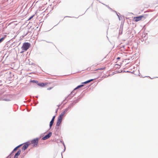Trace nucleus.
<instances>
[{
    "instance_id": "obj_11",
    "label": "nucleus",
    "mask_w": 158,
    "mask_h": 158,
    "mask_svg": "<svg viewBox=\"0 0 158 158\" xmlns=\"http://www.w3.org/2000/svg\"><path fill=\"white\" fill-rule=\"evenodd\" d=\"M19 148V147L17 146V147H15L14 149H13V150L12 151V152H11V153L9 154V155L7 157H7H9L10 156L11 154L13 153L15 151H16L17 149Z\"/></svg>"
},
{
    "instance_id": "obj_46",
    "label": "nucleus",
    "mask_w": 158,
    "mask_h": 158,
    "mask_svg": "<svg viewBox=\"0 0 158 158\" xmlns=\"http://www.w3.org/2000/svg\"><path fill=\"white\" fill-rule=\"evenodd\" d=\"M27 111L28 112H29V111H30V110H29V109H27Z\"/></svg>"
},
{
    "instance_id": "obj_49",
    "label": "nucleus",
    "mask_w": 158,
    "mask_h": 158,
    "mask_svg": "<svg viewBox=\"0 0 158 158\" xmlns=\"http://www.w3.org/2000/svg\"><path fill=\"white\" fill-rule=\"evenodd\" d=\"M66 17H69V16H65L64 17V18H66Z\"/></svg>"
},
{
    "instance_id": "obj_56",
    "label": "nucleus",
    "mask_w": 158,
    "mask_h": 158,
    "mask_svg": "<svg viewBox=\"0 0 158 158\" xmlns=\"http://www.w3.org/2000/svg\"><path fill=\"white\" fill-rule=\"evenodd\" d=\"M130 73H133V72H130Z\"/></svg>"
},
{
    "instance_id": "obj_2",
    "label": "nucleus",
    "mask_w": 158,
    "mask_h": 158,
    "mask_svg": "<svg viewBox=\"0 0 158 158\" xmlns=\"http://www.w3.org/2000/svg\"><path fill=\"white\" fill-rule=\"evenodd\" d=\"M31 46V44L28 42L24 43L21 47L22 50L24 51H26Z\"/></svg>"
},
{
    "instance_id": "obj_13",
    "label": "nucleus",
    "mask_w": 158,
    "mask_h": 158,
    "mask_svg": "<svg viewBox=\"0 0 158 158\" xmlns=\"http://www.w3.org/2000/svg\"><path fill=\"white\" fill-rule=\"evenodd\" d=\"M75 105V103H74L73 102H72L69 105V106H68V107H69V109H71L73 107V106H74V105Z\"/></svg>"
},
{
    "instance_id": "obj_50",
    "label": "nucleus",
    "mask_w": 158,
    "mask_h": 158,
    "mask_svg": "<svg viewBox=\"0 0 158 158\" xmlns=\"http://www.w3.org/2000/svg\"><path fill=\"white\" fill-rule=\"evenodd\" d=\"M63 141L62 140H60V142L62 143H63Z\"/></svg>"
},
{
    "instance_id": "obj_1",
    "label": "nucleus",
    "mask_w": 158,
    "mask_h": 158,
    "mask_svg": "<svg viewBox=\"0 0 158 158\" xmlns=\"http://www.w3.org/2000/svg\"><path fill=\"white\" fill-rule=\"evenodd\" d=\"M147 16L145 15H141L136 17H135L133 18L134 20L136 22H137L142 19L143 20H144L146 18Z\"/></svg>"
},
{
    "instance_id": "obj_17",
    "label": "nucleus",
    "mask_w": 158,
    "mask_h": 158,
    "mask_svg": "<svg viewBox=\"0 0 158 158\" xmlns=\"http://www.w3.org/2000/svg\"><path fill=\"white\" fill-rule=\"evenodd\" d=\"M30 82H32L33 83H36L37 85V84L38 83V81L35 80H31L30 81Z\"/></svg>"
},
{
    "instance_id": "obj_29",
    "label": "nucleus",
    "mask_w": 158,
    "mask_h": 158,
    "mask_svg": "<svg viewBox=\"0 0 158 158\" xmlns=\"http://www.w3.org/2000/svg\"><path fill=\"white\" fill-rule=\"evenodd\" d=\"M103 4L104 5L106 6L110 10H112V9L111 8H110L108 6L104 4Z\"/></svg>"
},
{
    "instance_id": "obj_52",
    "label": "nucleus",
    "mask_w": 158,
    "mask_h": 158,
    "mask_svg": "<svg viewBox=\"0 0 158 158\" xmlns=\"http://www.w3.org/2000/svg\"><path fill=\"white\" fill-rule=\"evenodd\" d=\"M61 156H62V158H63L62 154V152L61 153Z\"/></svg>"
},
{
    "instance_id": "obj_22",
    "label": "nucleus",
    "mask_w": 158,
    "mask_h": 158,
    "mask_svg": "<svg viewBox=\"0 0 158 158\" xmlns=\"http://www.w3.org/2000/svg\"><path fill=\"white\" fill-rule=\"evenodd\" d=\"M123 24L122 23H121L120 26V30L121 29V30H123Z\"/></svg>"
},
{
    "instance_id": "obj_20",
    "label": "nucleus",
    "mask_w": 158,
    "mask_h": 158,
    "mask_svg": "<svg viewBox=\"0 0 158 158\" xmlns=\"http://www.w3.org/2000/svg\"><path fill=\"white\" fill-rule=\"evenodd\" d=\"M15 45V42H14L13 43H12L11 44H10V47L11 48L13 47Z\"/></svg>"
},
{
    "instance_id": "obj_18",
    "label": "nucleus",
    "mask_w": 158,
    "mask_h": 158,
    "mask_svg": "<svg viewBox=\"0 0 158 158\" xmlns=\"http://www.w3.org/2000/svg\"><path fill=\"white\" fill-rule=\"evenodd\" d=\"M6 35H4V36L2 37L0 39V43H1L6 38Z\"/></svg>"
},
{
    "instance_id": "obj_3",
    "label": "nucleus",
    "mask_w": 158,
    "mask_h": 158,
    "mask_svg": "<svg viewBox=\"0 0 158 158\" xmlns=\"http://www.w3.org/2000/svg\"><path fill=\"white\" fill-rule=\"evenodd\" d=\"M40 138H36L31 140V144H33L34 147H36L38 145L39 141Z\"/></svg>"
},
{
    "instance_id": "obj_6",
    "label": "nucleus",
    "mask_w": 158,
    "mask_h": 158,
    "mask_svg": "<svg viewBox=\"0 0 158 158\" xmlns=\"http://www.w3.org/2000/svg\"><path fill=\"white\" fill-rule=\"evenodd\" d=\"M28 142H27L23 143V146L22 148V150L24 151L27 148L29 145L31 144L30 143H28Z\"/></svg>"
},
{
    "instance_id": "obj_53",
    "label": "nucleus",
    "mask_w": 158,
    "mask_h": 158,
    "mask_svg": "<svg viewBox=\"0 0 158 158\" xmlns=\"http://www.w3.org/2000/svg\"><path fill=\"white\" fill-rule=\"evenodd\" d=\"M47 42L48 43H51V42H47Z\"/></svg>"
},
{
    "instance_id": "obj_33",
    "label": "nucleus",
    "mask_w": 158,
    "mask_h": 158,
    "mask_svg": "<svg viewBox=\"0 0 158 158\" xmlns=\"http://www.w3.org/2000/svg\"><path fill=\"white\" fill-rule=\"evenodd\" d=\"M52 88V87H49L47 89L48 90H51Z\"/></svg>"
},
{
    "instance_id": "obj_14",
    "label": "nucleus",
    "mask_w": 158,
    "mask_h": 158,
    "mask_svg": "<svg viewBox=\"0 0 158 158\" xmlns=\"http://www.w3.org/2000/svg\"><path fill=\"white\" fill-rule=\"evenodd\" d=\"M54 123V121L51 120L50 122L49 125L50 129L52 127Z\"/></svg>"
},
{
    "instance_id": "obj_21",
    "label": "nucleus",
    "mask_w": 158,
    "mask_h": 158,
    "mask_svg": "<svg viewBox=\"0 0 158 158\" xmlns=\"http://www.w3.org/2000/svg\"><path fill=\"white\" fill-rule=\"evenodd\" d=\"M79 102V100L78 99H76L74 100L73 102L75 103V104H76V103H77Z\"/></svg>"
},
{
    "instance_id": "obj_37",
    "label": "nucleus",
    "mask_w": 158,
    "mask_h": 158,
    "mask_svg": "<svg viewBox=\"0 0 158 158\" xmlns=\"http://www.w3.org/2000/svg\"><path fill=\"white\" fill-rule=\"evenodd\" d=\"M122 31L123 30H121V32H119V35H121L122 34Z\"/></svg>"
},
{
    "instance_id": "obj_24",
    "label": "nucleus",
    "mask_w": 158,
    "mask_h": 158,
    "mask_svg": "<svg viewBox=\"0 0 158 158\" xmlns=\"http://www.w3.org/2000/svg\"><path fill=\"white\" fill-rule=\"evenodd\" d=\"M35 15H34L31 16L28 19V20H30L31 19H32L33 18L34 16Z\"/></svg>"
},
{
    "instance_id": "obj_9",
    "label": "nucleus",
    "mask_w": 158,
    "mask_h": 158,
    "mask_svg": "<svg viewBox=\"0 0 158 158\" xmlns=\"http://www.w3.org/2000/svg\"><path fill=\"white\" fill-rule=\"evenodd\" d=\"M47 84L46 83H42L41 82H38L37 85L40 87H44Z\"/></svg>"
},
{
    "instance_id": "obj_10",
    "label": "nucleus",
    "mask_w": 158,
    "mask_h": 158,
    "mask_svg": "<svg viewBox=\"0 0 158 158\" xmlns=\"http://www.w3.org/2000/svg\"><path fill=\"white\" fill-rule=\"evenodd\" d=\"M96 79H97V78L94 79H89V80H88L86 81H85L83 82L82 83V84H87V83H89L90 82L93 81V80H95Z\"/></svg>"
},
{
    "instance_id": "obj_58",
    "label": "nucleus",
    "mask_w": 158,
    "mask_h": 158,
    "mask_svg": "<svg viewBox=\"0 0 158 158\" xmlns=\"http://www.w3.org/2000/svg\"><path fill=\"white\" fill-rule=\"evenodd\" d=\"M27 33H28V32H27V33L26 34V35L27 34Z\"/></svg>"
},
{
    "instance_id": "obj_15",
    "label": "nucleus",
    "mask_w": 158,
    "mask_h": 158,
    "mask_svg": "<svg viewBox=\"0 0 158 158\" xmlns=\"http://www.w3.org/2000/svg\"><path fill=\"white\" fill-rule=\"evenodd\" d=\"M61 122V121L57 120V122H56V126H57V127L59 126L60 125V124Z\"/></svg>"
},
{
    "instance_id": "obj_38",
    "label": "nucleus",
    "mask_w": 158,
    "mask_h": 158,
    "mask_svg": "<svg viewBox=\"0 0 158 158\" xmlns=\"http://www.w3.org/2000/svg\"><path fill=\"white\" fill-rule=\"evenodd\" d=\"M59 127H57V126H56V127H55V129H56V130H57L59 129Z\"/></svg>"
},
{
    "instance_id": "obj_25",
    "label": "nucleus",
    "mask_w": 158,
    "mask_h": 158,
    "mask_svg": "<svg viewBox=\"0 0 158 158\" xmlns=\"http://www.w3.org/2000/svg\"><path fill=\"white\" fill-rule=\"evenodd\" d=\"M121 72H123V73H130L131 71H126L125 70H122Z\"/></svg>"
},
{
    "instance_id": "obj_12",
    "label": "nucleus",
    "mask_w": 158,
    "mask_h": 158,
    "mask_svg": "<svg viewBox=\"0 0 158 158\" xmlns=\"http://www.w3.org/2000/svg\"><path fill=\"white\" fill-rule=\"evenodd\" d=\"M84 86V84H81V85H78L73 90V91L74 92V91L77 89L79 88H80L81 87H83V86Z\"/></svg>"
},
{
    "instance_id": "obj_42",
    "label": "nucleus",
    "mask_w": 158,
    "mask_h": 158,
    "mask_svg": "<svg viewBox=\"0 0 158 158\" xmlns=\"http://www.w3.org/2000/svg\"><path fill=\"white\" fill-rule=\"evenodd\" d=\"M118 18L119 20H120V16H118Z\"/></svg>"
},
{
    "instance_id": "obj_16",
    "label": "nucleus",
    "mask_w": 158,
    "mask_h": 158,
    "mask_svg": "<svg viewBox=\"0 0 158 158\" xmlns=\"http://www.w3.org/2000/svg\"><path fill=\"white\" fill-rule=\"evenodd\" d=\"M69 110H70V109H69V108L68 107L67 108H66L64 110H63V111L64 112V113L65 114L67 113V112Z\"/></svg>"
},
{
    "instance_id": "obj_41",
    "label": "nucleus",
    "mask_w": 158,
    "mask_h": 158,
    "mask_svg": "<svg viewBox=\"0 0 158 158\" xmlns=\"http://www.w3.org/2000/svg\"><path fill=\"white\" fill-rule=\"evenodd\" d=\"M112 10V11H114V12L116 13H117V12H116V11L114 10H113L112 9V10Z\"/></svg>"
},
{
    "instance_id": "obj_26",
    "label": "nucleus",
    "mask_w": 158,
    "mask_h": 158,
    "mask_svg": "<svg viewBox=\"0 0 158 158\" xmlns=\"http://www.w3.org/2000/svg\"><path fill=\"white\" fill-rule=\"evenodd\" d=\"M55 117H56V116L55 115L54 116L52 117V119L51 120L52 121H54Z\"/></svg>"
},
{
    "instance_id": "obj_32",
    "label": "nucleus",
    "mask_w": 158,
    "mask_h": 158,
    "mask_svg": "<svg viewBox=\"0 0 158 158\" xmlns=\"http://www.w3.org/2000/svg\"><path fill=\"white\" fill-rule=\"evenodd\" d=\"M23 143H22V144H20V145H19L18 146L19 147V148H20L21 146H22L23 145Z\"/></svg>"
},
{
    "instance_id": "obj_4",
    "label": "nucleus",
    "mask_w": 158,
    "mask_h": 158,
    "mask_svg": "<svg viewBox=\"0 0 158 158\" xmlns=\"http://www.w3.org/2000/svg\"><path fill=\"white\" fill-rule=\"evenodd\" d=\"M74 93V92L73 91H72L71 92L70 94H69L66 98L65 99L63 100V102H62V103L64 102L66 100H67V101H68L72 97H73L74 95H75V94L76 93V92L74 93V94H73Z\"/></svg>"
},
{
    "instance_id": "obj_47",
    "label": "nucleus",
    "mask_w": 158,
    "mask_h": 158,
    "mask_svg": "<svg viewBox=\"0 0 158 158\" xmlns=\"http://www.w3.org/2000/svg\"><path fill=\"white\" fill-rule=\"evenodd\" d=\"M121 72H119V71H118L117 72V73H120Z\"/></svg>"
},
{
    "instance_id": "obj_60",
    "label": "nucleus",
    "mask_w": 158,
    "mask_h": 158,
    "mask_svg": "<svg viewBox=\"0 0 158 158\" xmlns=\"http://www.w3.org/2000/svg\"><path fill=\"white\" fill-rule=\"evenodd\" d=\"M23 157H22L21 158H23Z\"/></svg>"
},
{
    "instance_id": "obj_40",
    "label": "nucleus",
    "mask_w": 158,
    "mask_h": 158,
    "mask_svg": "<svg viewBox=\"0 0 158 158\" xmlns=\"http://www.w3.org/2000/svg\"><path fill=\"white\" fill-rule=\"evenodd\" d=\"M120 57H118L117 58V59L118 60H119V59H120Z\"/></svg>"
},
{
    "instance_id": "obj_45",
    "label": "nucleus",
    "mask_w": 158,
    "mask_h": 158,
    "mask_svg": "<svg viewBox=\"0 0 158 158\" xmlns=\"http://www.w3.org/2000/svg\"><path fill=\"white\" fill-rule=\"evenodd\" d=\"M117 69H119L120 68V67L117 66V67H116Z\"/></svg>"
},
{
    "instance_id": "obj_30",
    "label": "nucleus",
    "mask_w": 158,
    "mask_h": 158,
    "mask_svg": "<svg viewBox=\"0 0 158 158\" xmlns=\"http://www.w3.org/2000/svg\"><path fill=\"white\" fill-rule=\"evenodd\" d=\"M81 98H82V97H81V96L78 97L77 99H78V100H79V101L81 99Z\"/></svg>"
},
{
    "instance_id": "obj_57",
    "label": "nucleus",
    "mask_w": 158,
    "mask_h": 158,
    "mask_svg": "<svg viewBox=\"0 0 158 158\" xmlns=\"http://www.w3.org/2000/svg\"><path fill=\"white\" fill-rule=\"evenodd\" d=\"M60 105H59V106H59Z\"/></svg>"
},
{
    "instance_id": "obj_5",
    "label": "nucleus",
    "mask_w": 158,
    "mask_h": 158,
    "mask_svg": "<svg viewBox=\"0 0 158 158\" xmlns=\"http://www.w3.org/2000/svg\"><path fill=\"white\" fill-rule=\"evenodd\" d=\"M52 133L51 132H48L46 135L43 137L42 139L43 140H45L49 138L52 135Z\"/></svg>"
},
{
    "instance_id": "obj_31",
    "label": "nucleus",
    "mask_w": 158,
    "mask_h": 158,
    "mask_svg": "<svg viewBox=\"0 0 158 158\" xmlns=\"http://www.w3.org/2000/svg\"><path fill=\"white\" fill-rule=\"evenodd\" d=\"M146 38H145V39H144V38H142V39H141V41H143L144 40H146Z\"/></svg>"
},
{
    "instance_id": "obj_59",
    "label": "nucleus",
    "mask_w": 158,
    "mask_h": 158,
    "mask_svg": "<svg viewBox=\"0 0 158 158\" xmlns=\"http://www.w3.org/2000/svg\"><path fill=\"white\" fill-rule=\"evenodd\" d=\"M37 104H36L35 105V106Z\"/></svg>"
},
{
    "instance_id": "obj_43",
    "label": "nucleus",
    "mask_w": 158,
    "mask_h": 158,
    "mask_svg": "<svg viewBox=\"0 0 158 158\" xmlns=\"http://www.w3.org/2000/svg\"><path fill=\"white\" fill-rule=\"evenodd\" d=\"M24 51L23 50V51H22L21 52H20V53H23L24 52Z\"/></svg>"
},
{
    "instance_id": "obj_51",
    "label": "nucleus",
    "mask_w": 158,
    "mask_h": 158,
    "mask_svg": "<svg viewBox=\"0 0 158 158\" xmlns=\"http://www.w3.org/2000/svg\"><path fill=\"white\" fill-rule=\"evenodd\" d=\"M57 109L56 110V112H57V109Z\"/></svg>"
},
{
    "instance_id": "obj_55",
    "label": "nucleus",
    "mask_w": 158,
    "mask_h": 158,
    "mask_svg": "<svg viewBox=\"0 0 158 158\" xmlns=\"http://www.w3.org/2000/svg\"><path fill=\"white\" fill-rule=\"evenodd\" d=\"M146 77H149V76H147Z\"/></svg>"
},
{
    "instance_id": "obj_19",
    "label": "nucleus",
    "mask_w": 158,
    "mask_h": 158,
    "mask_svg": "<svg viewBox=\"0 0 158 158\" xmlns=\"http://www.w3.org/2000/svg\"><path fill=\"white\" fill-rule=\"evenodd\" d=\"M62 118H63V117H62L61 116V115L60 116L59 115V116H58V118L57 120L62 121Z\"/></svg>"
},
{
    "instance_id": "obj_39",
    "label": "nucleus",
    "mask_w": 158,
    "mask_h": 158,
    "mask_svg": "<svg viewBox=\"0 0 158 158\" xmlns=\"http://www.w3.org/2000/svg\"><path fill=\"white\" fill-rule=\"evenodd\" d=\"M9 43H10L9 41H8V42H7L6 43V45H7L9 44Z\"/></svg>"
},
{
    "instance_id": "obj_7",
    "label": "nucleus",
    "mask_w": 158,
    "mask_h": 158,
    "mask_svg": "<svg viewBox=\"0 0 158 158\" xmlns=\"http://www.w3.org/2000/svg\"><path fill=\"white\" fill-rule=\"evenodd\" d=\"M21 152V149H19L15 154L14 158H18V156L20 155Z\"/></svg>"
},
{
    "instance_id": "obj_48",
    "label": "nucleus",
    "mask_w": 158,
    "mask_h": 158,
    "mask_svg": "<svg viewBox=\"0 0 158 158\" xmlns=\"http://www.w3.org/2000/svg\"><path fill=\"white\" fill-rule=\"evenodd\" d=\"M25 155V153H23V157H24V156Z\"/></svg>"
},
{
    "instance_id": "obj_34",
    "label": "nucleus",
    "mask_w": 158,
    "mask_h": 158,
    "mask_svg": "<svg viewBox=\"0 0 158 158\" xmlns=\"http://www.w3.org/2000/svg\"><path fill=\"white\" fill-rule=\"evenodd\" d=\"M105 69V68H100V69H98L99 70H103L104 69Z\"/></svg>"
},
{
    "instance_id": "obj_36",
    "label": "nucleus",
    "mask_w": 158,
    "mask_h": 158,
    "mask_svg": "<svg viewBox=\"0 0 158 158\" xmlns=\"http://www.w3.org/2000/svg\"><path fill=\"white\" fill-rule=\"evenodd\" d=\"M116 14L118 17V16H119V15H120V14L119 13H117Z\"/></svg>"
},
{
    "instance_id": "obj_54",
    "label": "nucleus",
    "mask_w": 158,
    "mask_h": 158,
    "mask_svg": "<svg viewBox=\"0 0 158 158\" xmlns=\"http://www.w3.org/2000/svg\"><path fill=\"white\" fill-rule=\"evenodd\" d=\"M36 98H38V96H36Z\"/></svg>"
},
{
    "instance_id": "obj_28",
    "label": "nucleus",
    "mask_w": 158,
    "mask_h": 158,
    "mask_svg": "<svg viewBox=\"0 0 158 158\" xmlns=\"http://www.w3.org/2000/svg\"><path fill=\"white\" fill-rule=\"evenodd\" d=\"M63 146H64V150L63 151V152H64L65 150V145L63 142Z\"/></svg>"
},
{
    "instance_id": "obj_8",
    "label": "nucleus",
    "mask_w": 158,
    "mask_h": 158,
    "mask_svg": "<svg viewBox=\"0 0 158 158\" xmlns=\"http://www.w3.org/2000/svg\"><path fill=\"white\" fill-rule=\"evenodd\" d=\"M7 94L6 95H4L3 97H2L0 98V100H2V101H10V100L7 99L6 98H5V97L6 96H7Z\"/></svg>"
},
{
    "instance_id": "obj_23",
    "label": "nucleus",
    "mask_w": 158,
    "mask_h": 158,
    "mask_svg": "<svg viewBox=\"0 0 158 158\" xmlns=\"http://www.w3.org/2000/svg\"><path fill=\"white\" fill-rule=\"evenodd\" d=\"M65 114L64 113V112L63 111L60 114V115L61 116H62V117H63V116L64 115V114Z\"/></svg>"
},
{
    "instance_id": "obj_44",
    "label": "nucleus",
    "mask_w": 158,
    "mask_h": 158,
    "mask_svg": "<svg viewBox=\"0 0 158 158\" xmlns=\"http://www.w3.org/2000/svg\"><path fill=\"white\" fill-rule=\"evenodd\" d=\"M119 66V65L118 64H115V66Z\"/></svg>"
},
{
    "instance_id": "obj_35",
    "label": "nucleus",
    "mask_w": 158,
    "mask_h": 158,
    "mask_svg": "<svg viewBox=\"0 0 158 158\" xmlns=\"http://www.w3.org/2000/svg\"><path fill=\"white\" fill-rule=\"evenodd\" d=\"M117 71H115L113 73V74H115L117 73Z\"/></svg>"
},
{
    "instance_id": "obj_27",
    "label": "nucleus",
    "mask_w": 158,
    "mask_h": 158,
    "mask_svg": "<svg viewBox=\"0 0 158 158\" xmlns=\"http://www.w3.org/2000/svg\"><path fill=\"white\" fill-rule=\"evenodd\" d=\"M142 37L143 38H145H145H147V37H146V35L145 34L144 35H142Z\"/></svg>"
}]
</instances>
